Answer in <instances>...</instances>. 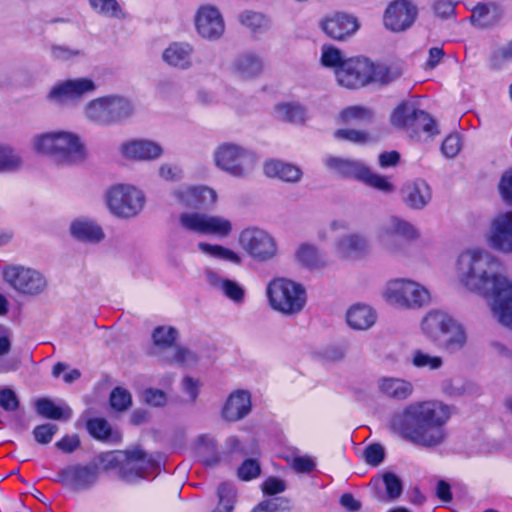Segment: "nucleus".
<instances>
[{
  "instance_id": "obj_63",
  "label": "nucleus",
  "mask_w": 512,
  "mask_h": 512,
  "mask_svg": "<svg viewBox=\"0 0 512 512\" xmlns=\"http://www.w3.org/2000/svg\"><path fill=\"white\" fill-rule=\"evenodd\" d=\"M287 501L282 498H271L259 503L252 512H280L287 508Z\"/></svg>"
},
{
  "instance_id": "obj_9",
  "label": "nucleus",
  "mask_w": 512,
  "mask_h": 512,
  "mask_svg": "<svg viewBox=\"0 0 512 512\" xmlns=\"http://www.w3.org/2000/svg\"><path fill=\"white\" fill-rule=\"evenodd\" d=\"M270 307L283 315L292 316L300 313L306 305L305 288L287 278H275L266 288Z\"/></svg>"
},
{
  "instance_id": "obj_5",
  "label": "nucleus",
  "mask_w": 512,
  "mask_h": 512,
  "mask_svg": "<svg viewBox=\"0 0 512 512\" xmlns=\"http://www.w3.org/2000/svg\"><path fill=\"white\" fill-rule=\"evenodd\" d=\"M109 213L122 220H130L141 214L146 204L144 191L130 183H114L103 194Z\"/></svg>"
},
{
  "instance_id": "obj_39",
  "label": "nucleus",
  "mask_w": 512,
  "mask_h": 512,
  "mask_svg": "<svg viewBox=\"0 0 512 512\" xmlns=\"http://www.w3.org/2000/svg\"><path fill=\"white\" fill-rule=\"evenodd\" d=\"M36 411L44 418L67 420L72 416V410L67 405L58 406L53 401L42 398L36 402Z\"/></svg>"
},
{
  "instance_id": "obj_34",
  "label": "nucleus",
  "mask_w": 512,
  "mask_h": 512,
  "mask_svg": "<svg viewBox=\"0 0 512 512\" xmlns=\"http://www.w3.org/2000/svg\"><path fill=\"white\" fill-rule=\"evenodd\" d=\"M297 263L309 270H318L327 265L325 254L315 244L301 243L295 251Z\"/></svg>"
},
{
  "instance_id": "obj_15",
  "label": "nucleus",
  "mask_w": 512,
  "mask_h": 512,
  "mask_svg": "<svg viewBox=\"0 0 512 512\" xmlns=\"http://www.w3.org/2000/svg\"><path fill=\"white\" fill-rule=\"evenodd\" d=\"M102 471L98 455L87 464H73L65 467L59 473V481L74 492L87 491L98 483Z\"/></svg>"
},
{
  "instance_id": "obj_49",
  "label": "nucleus",
  "mask_w": 512,
  "mask_h": 512,
  "mask_svg": "<svg viewBox=\"0 0 512 512\" xmlns=\"http://www.w3.org/2000/svg\"><path fill=\"white\" fill-rule=\"evenodd\" d=\"M411 363L416 368L438 370L443 366V359L440 356L430 355L422 350H415L412 353Z\"/></svg>"
},
{
  "instance_id": "obj_16",
  "label": "nucleus",
  "mask_w": 512,
  "mask_h": 512,
  "mask_svg": "<svg viewBox=\"0 0 512 512\" xmlns=\"http://www.w3.org/2000/svg\"><path fill=\"white\" fill-rule=\"evenodd\" d=\"M4 279L16 292L26 296H37L47 288L45 276L29 267H7L4 270Z\"/></svg>"
},
{
  "instance_id": "obj_61",
  "label": "nucleus",
  "mask_w": 512,
  "mask_h": 512,
  "mask_svg": "<svg viewBox=\"0 0 512 512\" xmlns=\"http://www.w3.org/2000/svg\"><path fill=\"white\" fill-rule=\"evenodd\" d=\"M158 174L161 179L168 182L180 181L184 176L181 167L167 163L160 165Z\"/></svg>"
},
{
  "instance_id": "obj_60",
  "label": "nucleus",
  "mask_w": 512,
  "mask_h": 512,
  "mask_svg": "<svg viewBox=\"0 0 512 512\" xmlns=\"http://www.w3.org/2000/svg\"><path fill=\"white\" fill-rule=\"evenodd\" d=\"M57 430L58 428L55 424L46 423L36 426L33 430V435L38 443L48 444L51 442Z\"/></svg>"
},
{
  "instance_id": "obj_37",
  "label": "nucleus",
  "mask_w": 512,
  "mask_h": 512,
  "mask_svg": "<svg viewBox=\"0 0 512 512\" xmlns=\"http://www.w3.org/2000/svg\"><path fill=\"white\" fill-rule=\"evenodd\" d=\"M442 347L449 353L462 350L467 343V333L464 326L452 317L444 334Z\"/></svg>"
},
{
  "instance_id": "obj_20",
  "label": "nucleus",
  "mask_w": 512,
  "mask_h": 512,
  "mask_svg": "<svg viewBox=\"0 0 512 512\" xmlns=\"http://www.w3.org/2000/svg\"><path fill=\"white\" fill-rule=\"evenodd\" d=\"M195 28L200 37L211 41L218 40L225 32L224 18L217 7L202 5L195 14Z\"/></svg>"
},
{
  "instance_id": "obj_7",
  "label": "nucleus",
  "mask_w": 512,
  "mask_h": 512,
  "mask_svg": "<svg viewBox=\"0 0 512 512\" xmlns=\"http://www.w3.org/2000/svg\"><path fill=\"white\" fill-rule=\"evenodd\" d=\"M382 298L401 309H420L430 304L431 292L423 284L409 278L389 280L381 291Z\"/></svg>"
},
{
  "instance_id": "obj_13",
  "label": "nucleus",
  "mask_w": 512,
  "mask_h": 512,
  "mask_svg": "<svg viewBox=\"0 0 512 512\" xmlns=\"http://www.w3.org/2000/svg\"><path fill=\"white\" fill-rule=\"evenodd\" d=\"M168 198L171 204L185 208L213 209L218 203L217 191L204 184H180L173 187Z\"/></svg>"
},
{
  "instance_id": "obj_53",
  "label": "nucleus",
  "mask_w": 512,
  "mask_h": 512,
  "mask_svg": "<svg viewBox=\"0 0 512 512\" xmlns=\"http://www.w3.org/2000/svg\"><path fill=\"white\" fill-rule=\"evenodd\" d=\"M88 432L97 439H108L111 435V427L104 418H93L87 422Z\"/></svg>"
},
{
  "instance_id": "obj_64",
  "label": "nucleus",
  "mask_w": 512,
  "mask_h": 512,
  "mask_svg": "<svg viewBox=\"0 0 512 512\" xmlns=\"http://www.w3.org/2000/svg\"><path fill=\"white\" fill-rule=\"evenodd\" d=\"M499 191L504 202L508 205H512V169L502 175L499 183Z\"/></svg>"
},
{
  "instance_id": "obj_42",
  "label": "nucleus",
  "mask_w": 512,
  "mask_h": 512,
  "mask_svg": "<svg viewBox=\"0 0 512 512\" xmlns=\"http://www.w3.org/2000/svg\"><path fill=\"white\" fill-rule=\"evenodd\" d=\"M373 111L363 106H350L340 113V118L347 124H365L373 119Z\"/></svg>"
},
{
  "instance_id": "obj_56",
  "label": "nucleus",
  "mask_w": 512,
  "mask_h": 512,
  "mask_svg": "<svg viewBox=\"0 0 512 512\" xmlns=\"http://www.w3.org/2000/svg\"><path fill=\"white\" fill-rule=\"evenodd\" d=\"M202 383L199 379L185 376L181 381V390L187 396L188 403H195L199 397Z\"/></svg>"
},
{
  "instance_id": "obj_44",
  "label": "nucleus",
  "mask_w": 512,
  "mask_h": 512,
  "mask_svg": "<svg viewBox=\"0 0 512 512\" xmlns=\"http://www.w3.org/2000/svg\"><path fill=\"white\" fill-rule=\"evenodd\" d=\"M23 164L20 154L10 146L0 145V172H13Z\"/></svg>"
},
{
  "instance_id": "obj_3",
  "label": "nucleus",
  "mask_w": 512,
  "mask_h": 512,
  "mask_svg": "<svg viewBox=\"0 0 512 512\" xmlns=\"http://www.w3.org/2000/svg\"><path fill=\"white\" fill-rule=\"evenodd\" d=\"M103 472L126 484H135L149 477L158 464L140 448L114 450L99 454Z\"/></svg>"
},
{
  "instance_id": "obj_58",
  "label": "nucleus",
  "mask_w": 512,
  "mask_h": 512,
  "mask_svg": "<svg viewBox=\"0 0 512 512\" xmlns=\"http://www.w3.org/2000/svg\"><path fill=\"white\" fill-rule=\"evenodd\" d=\"M335 138L350 141L356 144L366 143L369 139L368 134L354 129H338L334 133Z\"/></svg>"
},
{
  "instance_id": "obj_36",
  "label": "nucleus",
  "mask_w": 512,
  "mask_h": 512,
  "mask_svg": "<svg viewBox=\"0 0 512 512\" xmlns=\"http://www.w3.org/2000/svg\"><path fill=\"white\" fill-rule=\"evenodd\" d=\"M197 249L208 258L230 263L232 265H241L243 261L239 252L221 244L201 241L197 244Z\"/></svg>"
},
{
  "instance_id": "obj_21",
  "label": "nucleus",
  "mask_w": 512,
  "mask_h": 512,
  "mask_svg": "<svg viewBox=\"0 0 512 512\" xmlns=\"http://www.w3.org/2000/svg\"><path fill=\"white\" fill-rule=\"evenodd\" d=\"M416 7L407 0H396L388 5L383 21L387 29L401 32L408 29L415 21Z\"/></svg>"
},
{
  "instance_id": "obj_59",
  "label": "nucleus",
  "mask_w": 512,
  "mask_h": 512,
  "mask_svg": "<svg viewBox=\"0 0 512 512\" xmlns=\"http://www.w3.org/2000/svg\"><path fill=\"white\" fill-rule=\"evenodd\" d=\"M387 496L390 499H395L400 496L402 492V484L400 479L393 473H386L382 480Z\"/></svg>"
},
{
  "instance_id": "obj_17",
  "label": "nucleus",
  "mask_w": 512,
  "mask_h": 512,
  "mask_svg": "<svg viewBox=\"0 0 512 512\" xmlns=\"http://www.w3.org/2000/svg\"><path fill=\"white\" fill-rule=\"evenodd\" d=\"M372 62L366 58L355 57L346 59L336 69V80L339 85L357 89L371 83Z\"/></svg>"
},
{
  "instance_id": "obj_31",
  "label": "nucleus",
  "mask_w": 512,
  "mask_h": 512,
  "mask_svg": "<svg viewBox=\"0 0 512 512\" xmlns=\"http://www.w3.org/2000/svg\"><path fill=\"white\" fill-rule=\"evenodd\" d=\"M251 410V395L245 390H236L227 398L222 416L228 421H238L249 414Z\"/></svg>"
},
{
  "instance_id": "obj_57",
  "label": "nucleus",
  "mask_w": 512,
  "mask_h": 512,
  "mask_svg": "<svg viewBox=\"0 0 512 512\" xmlns=\"http://www.w3.org/2000/svg\"><path fill=\"white\" fill-rule=\"evenodd\" d=\"M385 457L384 447L378 443L367 446L364 450V459L371 466H378Z\"/></svg>"
},
{
  "instance_id": "obj_62",
  "label": "nucleus",
  "mask_w": 512,
  "mask_h": 512,
  "mask_svg": "<svg viewBox=\"0 0 512 512\" xmlns=\"http://www.w3.org/2000/svg\"><path fill=\"white\" fill-rule=\"evenodd\" d=\"M461 145L459 134H450L443 141L441 150L446 157L453 158L459 153Z\"/></svg>"
},
{
  "instance_id": "obj_45",
  "label": "nucleus",
  "mask_w": 512,
  "mask_h": 512,
  "mask_svg": "<svg viewBox=\"0 0 512 512\" xmlns=\"http://www.w3.org/2000/svg\"><path fill=\"white\" fill-rule=\"evenodd\" d=\"M178 332L171 326H159L154 329L152 334L153 343L156 347L161 349L172 350V346L176 341Z\"/></svg>"
},
{
  "instance_id": "obj_11",
  "label": "nucleus",
  "mask_w": 512,
  "mask_h": 512,
  "mask_svg": "<svg viewBox=\"0 0 512 512\" xmlns=\"http://www.w3.org/2000/svg\"><path fill=\"white\" fill-rule=\"evenodd\" d=\"M391 123L417 140L422 139L421 133L425 134L426 138H431L439 133L435 120L428 113L417 109L413 103L409 102H403L394 109Z\"/></svg>"
},
{
  "instance_id": "obj_18",
  "label": "nucleus",
  "mask_w": 512,
  "mask_h": 512,
  "mask_svg": "<svg viewBox=\"0 0 512 512\" xmlns=\"http://www.w3.org/2000/svg\"><path fill=\"white\" fill-rule=\"evenodd\" d=\"M96 83L88 77L66 79L57 82L49 91L47 98L51 102L63 104L78 101L96 91Z\"/></svg>"
},
{
  "instance_id": "obj_33",
  "label": "nucleus",
  "mask_w": 512,
  "mask_h": 512,
  "mask_svg": "<svg viewBox=\"0 0 512 512\" xmlns=\"http://www.w3.org/2000/svg\"><path fill=\"white\" fill-rule=\"evenodd\" d=\"M376 320V311L367 304H354L346 312V322L353 330H367L375 324Z\"/></svg>"
},
{
  "instance_id": "obj_28",
  "label": "nucleus",
  "mask_w": 512,
  "mask_h": 512,
  "mask_svg": "<svg viewBox=\"0 0 512 512\" xmlns=\"http://www.w3.org/2000/svg\"><path fill=\"white\" fill-rule=\"evenodd\" d=\"M194 48L187 42H173L169 44L162 52V60L168 66L188 70L193 65Z\"/></svg>"
},
{
  "instance_id": "obj_6",
  "label": "nucleus",
  "mask_w": 512,
  "mask_h": 512,
  "mask_svg": "<svg viewBox=\"0 0 512 512\" xmlns=\"http://www.w3.org/2000/svg\"><path fill=\"white\" fill-rule=\"evenodd\" d=\"M134 110V105L130 99L112 94L87 102L83 108V115L86 120L93 124L110 126L131 117Z\"/></svg>"
},
{
  "instance_id": "obj_54",
  "label": "nucleus",
  "mask_w": 512,
  "mask_h": 512,
  "mask_svg": "<svg viewBox=\"0 0 512 512\" xmlns=\"http://www.w3.org/2000/svg\"><path fill=\"white\" fill-rule=\"evenodd\" d=\"M239 20L252 32H257L267 25V20L262 14L252 11H245L241 13Z\"/></svg>"
},
{
  "instance_id": "obj_10",
  "label": "nucleus",
  "mask_w": 512,
  "mask_h": 512,
  "mask_svg": "<svg viewBox=\"0 0 512 512\" xmlns=\"http://www.w3.org/2000/svg\"><path fill=\"white\" fill-rule=\"evenodd\" d=\"M179 225L187 233L196 236H211L226 239L232 235L233 223L230 219L199 211H186L179 215Z\"/></svg>"
},
{
  "instance_id": "obj_19",
  "label": "nucleus",
  "mask_w": 512,
  "mask_h": 512,
  "mask_svg": "<svg viewBox=\"0 0 512 512\" xmlns=\"http://www.w3.org/2000/svg\"><path fill=\"white\" fill-rule=\"evenodd\" d=\"M487 241L494 250L512 254V211L500 212L491 219Z\"/></svg>"
},
{
  "instance_id": "obj_22",
  "label": "nucleus",
  "mask_w": 512,
  "mask_h": 512,
  "mask_svg": "<svg viewBox=\"0 0 512 512\" xmlns=\"http://www.w3.org/2000/svg\"><path fill=\"white\" fill-rule=\"evenodd\" d=\"M320 27L328 37L337 41H344L358 31L360 24L353 15L334 13L323 18Z\"/></svg>"
},
{
  "instance_id": "obj_32",
  "label": "nucleus",
  "mask_w": 512,
  "mask_h": 512,
  "mask_svg": "<svg viewBox=\"0 0 512 512\" xmlns=\"http://www.w3.org/2000/svg\"><path fill=\"white\" fill-rule=\"evenodd\" d=\"M232 71L241 79H254L261 75L263 71V61L259 55L253 52H245L234 59Z\"/></svg>"
},
{
  "instance_id": "obj_29",
  "label": "nucleus",
  "mask_w": 512,
  "mask_h": 512,
  "mask_svg": "<svg viewBox=\"0 0 512 512\" xmlns=\"http://www.w3.org/2000/svg\"><path fill=\"white\" fill-rule=\"evenodd\" d=\"M324 166L334 174L360 181L366 165L361 161L328 155L323 159Z\"/></svg>"
},
{
  "instance_id": "obj_2",
  "label": "nucleus",
  "mask_w": 512,
  "mask_h": 512,
  "mask_svg": "<svg viewBox=\"0 0 512 512\" xmlns=\"http://www.w3.org/2000/svg\"><path fill=\"white\" fill-rule=\"evenodd\" d=\"M451 414L450 407L442 401H415L392 416L390 427L416 446L436 448L448 436L446 425Z\"/></svg>"
},
{
  "instance_id": "obj_26",
  "label": "nucleus",
  "mask_w": 512,
  "mask_h": 512,
  "mask_svg": "<svg viewBox=\"0 0 512 512\" xmlns=\"http://www.w3.org/2000/svg\"><path fill=\"white\" fill-rule=\"evenodd\" d=\"M404 204L413 210H422L432 199V191L423 179L407 181L401 188Z\"/></svg>"
},
{
  "instance_id": "obj_50",
  "label": "nucleus",
  "mask_w": 512,
  "mask_h": 512,
  "mask_svg": "<svg viewBox=\"0 0 512 512\" xmlns=\"http://www.w3.org/2000/svg\"><path fill=\"white\" fill-rule=\"evenodd\" d=\"M320 60L324 67L332 68L336 74V69H338L346 59L343 58L342 52L338 48L332 45H323Z\"/></svg>"
},
{
  "instance_id": "obj_25",
  "label": "nucleus",
  "mask_w": 512,
  "mask_h": 512,
  "mask_svg": "<svg viewBox=\"0 0 512 512\" xmlns=\"http://www.w3.org/2000/svg\"><path fill=\"white\" fill-rule=\"evenodd\" d=\"M333 249L338 258L353 259L365 256L370 252V241L360 233H348L335 240Z\"/></svg>"
},
{
  "instance_id": "obj_38",
  "label": "nucleus",
  "mask_w": 512,
  "mask_h": 512,
  "mask_svg": "<svg viewBox=\"0 0 512 512\" xmlns=\"http://www.w3.org/2000/svg\"><path fill=\"white\" fill-rule=\"evenodd\" d=\"M381 393L397 400L408 398L413 392L412 384L401 378H382L378 381Z\"/></svg>"
},
{
  "instance_id": "obj_40",
  "label": "nucleus",
  "mask_w": 512,
  "mask_h": 512,
  "mask_svg": "<svg viewBox=\"0 0 512 512\" xmlns=\"http://www.w3.org/2000/svg\"><path fill=\"white\" fill-rule=\"evenodd\" d=\"M196 450L198 456L208 466H212L219 461L216 441L212 436L200 435L197 438Z\"/></svg>"
},
{
  "instance_id": "obj_41",
  "label": "nucleus",
  "mask_w": 512,
  "mask_h": 512,
  "mask_svg": "<svg viewBox=\"0 0 512 512\" xmlns=\"http://www.w3.org/2000/svg\"><path fill=\"white\" fill-rule=\"evenodd\" d=\"M218 504L212 512H233L236 503V489L233 484L222 483L217 488Z\"/></svg>"
},
{
  "instance_id": "obj_47",
  "label": "nucleus",
  "mask_w": 512,
  "mask_h": 512,
  "mask_svg": "<svg viewBox=\"0 0 512 512\" xmlns=\"http://www.w3.org/2000/svg\"><path fill=\"white\" fill-rule=\"evenodd\" d=\"M91 8L97 13L109 18H123V11L117 0H89Z\"/></svg>"
},
{
  "instance_id": "obj_14",
  "label": "nucleus",
  "mask_w": 512,
  "mask_h": 512,
  "mask_svg": "<svg viewBox=\"0 0 512 512\" xmlns=\"http://www.w3.org/2000/svg\"><path fill=\"white\" fill-rule=\"evenodd\" d=\"M396 236L413 241L419 238L420 233L409 221L398 216H390L378 227L377 239L383 250L392 256L402 253V247L394 240Z\"/></svg>"
},
{
  "instance_id": "obj_4",
  "label": "nucleus",
  "mask_w": 512,
  "mask_h": 512,
  "mask_svg": "<svg viewBox=\"0 0 512 512\" xmlns=\"http://www.w3.org/2000/svg\"><path fill=\"white\" fill-rule=\"evenodd\" d=\"M31 149L39 155L50 156L65 166L77 165L87 158L83 139L70 130H51L35 134L30 141Z\"/></svg>"
},
{
  "instance_id": "obj_24",
  "label": "nucleus",
  "mask_w": 512,
  "mask_h": 512,
  "mask_svg": "<svg viewBox=\"0 0 512 512\" xmlns=\"http://www.w3.org/2000/svg\"><path fill=\"white\" fill-rule=\"evenodd\" d=\"M206 283L235 305L244 303L246 290L237 281L229 279L213 269L204 271Z\"/></svg>"
},
{
  "instance_id": "obj_55",
  "label": "nucleus",
  "mask_w": 512,
  "mask_h": 512,
  "mask_svg": "<svg viewBox=\"0 0 512 512\" xmlns=\"http://www.w3.org/2000/svg\"><path fill=\"white\" fill-rule=\"evenodd\" d=\"M110 404L112 408L118 411H124L132 404L131 394L124 388L116 387L111 392Z\"/></svg>"
},
{
  "instance_id": "obj_8",
  "label": "nucleus",
  "mask_w": 512,
  "mask_h": 512,
  "mask_svg": "<svg viewBox=\"0 0 512 512\" xmlns=\"http://www.w3.org/2000/svg\"><path fill=\"white\" fill-rule=\"evenodd\" d=\"M212 158L216 168L234 178L247 177L258 162L252 150L234 142L219 144L213 151Z\"/></svg>"
},
{
  "instance_id": "obj_52",
  "label": "nucleus",
  "mask_w": 512,
  "mask_h": 512,
  "mask_svg": "<svg viewBox=\"0 0 512 512\" xmlns=\"http://www.w3.org/2000/svg\"><path fill=\"white\" fill-rule=\"evenodd\" d=\"M197 355L184 348V347H173L170 351V356H167V362L178 363L186 366L193 365L197 362Z\"/></svg>"
},
{
  "instance_id": "obj_51",
  "label": "nucleus",
  "mask_w": 512,
  "mask_h": 512,
  "mask_svg": "<svg viewBox=\"0 0 512 512\" xmlns=\"http://www.w3.org/2000/svg\"><path fill=\"white\" fill-rule=\"evenodd\" d=\"M495 14L494 5L478 4L472 11L471 21L479 27H485L492 23Z\"/></svg>"
},
{
  "instance_id": "obj_12",
  "label": "nucleus",
  "mask_w": 512,
  "mask_h": 512,
  "mask_svg": "<svg viewBox=\"0 0 512 512\" xmlns=\"http://www.w3.org/2000/svg\"><path fill=\"white\" fill-rule=\"evenodd\" d=\"M240 247L256 262L266 263L279 255L276 238L269 231L258 226L241 230L238 236Z\"/></svg>"
},
{
  "instance_id": "obj_35",
  "label": "nucleus",
  "mask_w": 512,
  "mask_h": 512,
  "mask_svg": "<svg viewBox=\"0 0 512 512\" xmlns=\"http://www.w3.org/2000/svg\"><path fill=\"white\" fill-rule=\"evenodd\" d=\"M263 169L266 176L285 182L296 183L302 178V171L298 166L280 160H267Z\"/></svg>"
},
{
  "instance_id": "obj_23",
  "label": "nucleus",
  "mask_w": 512,
  "mask_h": 512,
  "mask_svg": "<svg viewBox=\"0 0 512 512\" xmlns=\"http://www.w3.org/2000/svg\"><path fill=\"white\" fill-rule=\"evenodd\" d=\"M120 155L130 161L145 162L159 159L163 148L155 141L148 139H132L119 146Z\"/></svg>"
},
{
  "instance_id": "obj_27",
  "label": "nucleus",
  "mask_w": 512,
  "mask_h": 512,
  "mask_svg": "<svg viewBox=\"0 0 512 512\" xmlns=\"http://www.w3.org/2000/svg\"><path fill=\"white\" fill-rule=\"evenodd\" d=\"M452 316L438 309L428 311L420 321L421 333L430 341L438 342L444 334Z\"/></svg>"
},
{
  "instance_id": "obj_1",
  "label": "nucleus",
  "mask_w": 512,
  "mask_h": 512,
  "mask_svg": "<svg viewBox=\"0 0 512 512\" xmlns=\"http://www.w3.org/2000/svg\"><path fill=\"white\" fill-rule=\"evenodd\" d=\"M455 271L469 291L490 301L493 315L512 329V281L503 273L500 260L481 247H470L457 257Z\"/></svg>"
},
{
  "instance_id": "obj_43",
  "label": "nucleus",
  "mask_w": 512,
  "mask_h": 512,
  "mask_svg": "<svg viewBox=\"0 0 512 512\" xmlns=\"http://www.w3.org/2000/svg\"><path fill=\"white\" fill-rule=\"evenodd\" d=\"M276 113L280 119L293 123H302L306 119V110L298 103L278 104Z\"/></svg>"
},
{
  "instance_id": "obj_30",
  "label": "nucleus",
  "mask_w": 512,
  "mask_h": 512,
  "mask_svg": "<svg viewBox=\"0 0 512 512\" xmlns=\"http://www.w3.org/2000/svg\"><path fill=\"white\" fill-rule=\"evenodd\" d=\"M70 233L78 241L97 244L105 238L102 227L94 220L88 217H79L70 224Z\"/></svg>"
},
{
  "instance_id": "obj_46",
  "label": "nucleus",
  "mask_w": 512,
  "mask_h": 512,
  "mask_svg": "<svg viewBox=\"0 0 512 512\" xmlns=\"http://www.w3.org/2000/svg\"><path fill=\"white\" fill-rule=\"evenodd\" d=\"M50 56L54 61L75 62L85 56L82 49L69 47L65 45H52L50 47Z\"/></svg>"
},
{
  "instance_id": "obj_48",
  "label": "nucleus",
  "mask_w": 512,
  "mask_h": 512,
  "mask_svg": "<svg viewBox=\"0 0 512 512\" xmlns=\"http://www.w3.org/2000/svg\"><path fill=\"white\" fill-rule=\"evenodd\" d=\"M360 182L386 194L395 190L394 185L388 180L387 177L373 173L367 166L360 179Z\"/></svg>"
}]
</instances>
